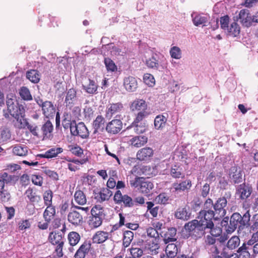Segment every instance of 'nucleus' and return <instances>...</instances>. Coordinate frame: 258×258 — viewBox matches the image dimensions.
<instances>
[{
    "label": "nucleus",
    "instance_id": "1",
    "mask_svg": "<svg viewBox=\"0 0 258 258\" xmlns=\"http://www.w3.org/2000/svg\"><path fill=\"white\" fill-rule=\"evenodd\" d=\"M251 215L250 210H248L241 216L239 213L235 212L232 214L230 218L229 224L227 228L228 233L234 232L237 228L238 231L244 227L250 226Z\"/></svg>",
    "mask_w": 258,
    "mask_h": 258
},
{
    "label": "nucleus",
    "instance_id": "2",
    "mask_svg": "<svg viewBox=\"0 0 258 258\" xmlns=\"http://www.w3.org/2000/svg\"><path fill=\"white\" fill-rule=\"evenodd\" d=\"M104 210L100 205H95L91 210L87 224L91 229H95L101 226L105 219Z\"/></svg>",
    "mask_w": 258,
    "mask_h": 258
},
{
    "label": "nucleus",
    "instance_id": "3",
    "mask_svg": "<svg viewBox=\"0 0 258 258\" xmlns=\"http://www.w3.org/2000/svg\"><path fill=\"white\" fill-rule=\"evenodd\" d=\"M17 179L15 175H10L7 172L0 173V198L3 201H8L11 195L6 188L5 184H8Z\"/></svg>",
    "mask_w": 258,
    "mask_h": 258
},
{
    "label": "nucleus",
    "instance_id": "4",
    "mask_svg": "<svg viewBox=\"0 0 258 258\" xmlns=\"http://www.w3.org/2000/svg\"><path fill=\"white\" fill-rule=\"evenodd\" d=\"M215 216L214 211H207L206 210H201L199 214L198 220L200 224V228L203 229L204 231L207 228H211L214 226L213 219Z\"/></svg>",
    "mask_w": 258,
    "mask_h": 258
},
{
    "label": "nucleus",
    "instance_id": "5",
    "mask_svg": "<svg viewBox=\"0 0 258 258\" xmlns=\"http://www.w3.org/2000/svg\"><path fill=\"white\" fill-rule=\"evenodd\" d=\"M116 204L123 206L125 208H132L135 206V202L127 195H122L120 190H117L113 197Z\"/></svg>",
    "mask_w": 258,
    "mask_h": 258
},
{
    "label": "nucleus",
    "instance_id": "6",
    "mask_svg": "<svg viewBox=\"0 0 258 258\" xmlns=\"http://www.w3.org/2000/svg\"><path fill=\"white\" fill-rule=\"evenodd\" d=\"M24 196L33 206H40L41 196L39 190L34 187H29L25 191Z\"/></svg>",
    "mask_w": 258,
    "mask_h": 258
},
{
    "label": "nucleus",
    "instance_id": "7",
    "mask_svg": "<svg viewBox=\"0 0 258 258\" xmlns=\"http://www.w3.org/2000/svg\"><path fill=\"white\" fill-rule=\"evenodd\" d=\"M252 191L251 185L243 183L236 187L235 195L239 200L245 202L250 197Z\"/></svg>",
    "mask_w": 258,
    "mask_h": 258
},
{
    "label": "nucleus",
    "instance_id": "8",
    "mask_svg": "<svg viewBox=\"0 0 258 258\" xmlns=\"http://www.w3.org/2000/svg\"><path fill=\"white\" fill-rule=\"evenodd\" d=\"M9 113L15 118L20 124L26 123V119L24 118L25 109L22 105L16 102V104L11 106L8 109Z\"/></svg>",
    "mask_w": 258,
    "mask_h": 258
},
{
    "label": "nucleus",
    "instance_id": "9",
    "mask_svg": "<svg viewBox=\"0 0 258 258\" xmlns=\"http://www.w3.org/2000/svg\"><path fill=\"white\" fill-rule=\"evenodd\" d=\"M200 223L197 220H193L186 223L184 229L189 234L195 235L196 237H201L205 234L206 232L200 228Z\"/></svg>",
    "mask_w": 258,
    "mask_h": 258
},
{
    "label": "nucleus",
    "instance_id": "10",
    "mask_svg": "<svg viewBox=\"0 0 258 258\" xmlns=\"http://www.w3.org/2000/svg\"><path fill=\"white\" fill-rule=\"evenodd\" d=\"M71 133L72 135L80 136L83 139L87 138L89 135L88 130L83 122L76 124L74 121V125L71 126Z\"/></svg>",
    "mask_w": 258,
    "mask_h": 258
},
{
    "label": "nucleus",
    "instance_id": "11",
    "mask_svg": "<svg viewBox=\"0 0 258 258\" xmlns=\"http://www.w3.org/2000/svg\"><path fill=\"white\" fill-rule=\"evenodd\" d=\"M191 186L192 182L189 179L176 181L172 184L174 191L177 194L187 192L190 189Z\"/></svg>",
    "mask_w": 258,
    "mask_h": 258
},
{
    "label": "nucleus",
    "instance_id": "12",
    "mask_svg": "<svg viewBox=\"0 0 258 258\" xmlns=\"http://www.w3.org/2000/svg\"><path fill=\"white\" fill-rule=\"evenodd\" d=\"M153 155L154 150L153 149L146 147L138 150L136 154V158L140 161L147 162L151 160Z\"/></svg>",
    "mask_w": 258,
    "mask_h": 258
},
{
    "label": "nucleus",
    "instance_id": "13",
    "mask_svg": "<svg viewBox=\"0 0 258 258\" xmlns=\"http://www.w3.org/2000/svg\"><path fill=\"white\" fill-rule=\"evenodd\" d=\"M227 205V201L225 197L218 198L214 205V213L218 214L221 218L224 217L226 214L225 207Z\"/></svg>",
    "mask_w": 258,
    "mask_h": 258
},
{
    "label": "nucleus",
    "instance_id": "14",
    "mask_svg": "<svg viewBox=\"0 0 258 258\" xmlns=\"http://www.w3.org/2000/svg\"><path fill=\"white\" fill-rule=\"evenodd\" d=\"M125 108L122 103H110L106 108L105 116L110 118L114 114L123 112Z\"/></svg>",
    "mask_w": 258,
    "mask_h": 258
},
{
    "label": "nucleus",
    "instance_id": "15",
    "mask_svg": "<svg viewBox=\"0 0 258 258\" xmlns=\"http://www.w3.org/2000/svg\"><path fill=\"white\" fill-rule=\"evenodd\" d=\"M176 229L171 227L167 229H164V231L160 232V235L163 238V241L165 244L170 242H174L177 240Z\"/></svg>",
    "mask_w": 258,
    "mask_h": 258
},
{
    "label": "nucleus",
    "instance_id": "16",
    "mask_svg": "<svg viewBox=\"0 0 258 258\" xmlns=\"http://www.w3.org/2000/svg\"><path fill=\"white\" fill-rule=\"evenodd\" d=\"M91 245L92 242L90 240H85L76 251L74 254V257L85 258L90 250Z\"/></svg>",
    "mask_w": 258,
    "mask_h": 258
},
{
    "label": "nucleus",
    "instance_id": "17",
    "mask_svg": "<svg viewBox=\"0 0 258 258\" xmlns=\"http://www.w3.org/2000/svg\"><path fill=\"white\" fill-rule=\"evenodd\" d=\"M122 128V122L118 119H113L107 123L106 126V131L109 134H116Z\"/></svg>",
    "mask_w": 258,
    "mask_h": 258
},
{
    "label": "nucleus",
    "instance_id": "18",
    "mask_svg": "<svg viewBox=\"0 0 258 258\" xmlns=\"http://www.w3.org/2000/svg\"><path fill=\"white\" fill-rule=\"evenodd\" d=\"M251 16L248 10L242 9L239 13L237 19L243 26L249 27L251 26Z\"/></svg>",
    "mask_w": 258,
    "mask_h": 258
},
{
    "label": "nucleus",
    "instance_id": "19",
    "mask_svg": "<svg viewBox=\"0 0 258 258\" xmlns=\"http://www.w3.org/2000/svg\"><path fill=\"white\" fill-rule=\"evenodd\" d=\"M68 220L74 226H80L83 223V216L77 211L70 212L68 215Z\"/></svg>",
    "mask_w": 258,
    "mask_h": 258
},
{
    "label": "nucleus",
    "instance_id": "20",
    "mask_svg": "<svg viewBox=\"0 0 258 258\" xmlns=\"http://www.w3.org/2000/svg\"><path fill=\"white\" fill-rule=\"evenodd\" d=\"M147 108V105L146 101L143 99H136L130 105V109L133 112L145 111Z\"/></svg>",
    "mask_w": 258,
    "mask_h": 258
},
{
    "label": "nucleus",
    "instance_id": "21",
    "mask_svg": "<svg viewBox=\"0 0 258 258\" xmlns=\"http://www.w3.org/2000/svg\"><path fill=\"white\" fill-rule=\"evenodd\" d=\"M165 253L160 254V258H174L178 252L177 245L175 243L168 244L165 250Z\"/></svg>",
    "mask_w": 258,
    "mask_h": 258
},
{
    "label": "nucleus",
    "instance_id": "22",
    "mask_svg": "<svg viewBox=\"0 0 258 258\" xmlns=\"http://www.w3.org/2000/svg\"><path fill=\"white\" fill-rule=\"evenodd\" d=\"M109 233L102 230L97 231L93 235L92 242L94 243L101 244L109 238Z\"/></svg>",
    "mask_w": 258,
    "mask_h": 258
},
{
    "label": "nucleus",
    "instance_id": "23",
    "mask_svg": "<svg viewBox=\"0 0 258 258\" xmlns=\"http://www.w3.org/2000/svg\"><path fill=\"white\" fill-rule=\"evenodd\" d=\"M230 178L234 184L239 183L242 181V172L236 167H232L230 169Z\"/></svg>",
    "mask_w": 258,
    "mask_h": 258
},
{
    "label": "nucleus",
    "instance_id": "24",
    "mask_svg": "<svg viewBox=\"0 0 258 258\" xmlns=\"http://www.w3.org/2000/svg\"><path fill=\"white\" fill-rule=\"evenodd\" d=\"M43 114L46 117H52L55 113V107L51 101H44L42 106Z\"/></svg>",
    "mask_w": 258,
    "mask_h": 258
},
{
    "label": "nucleus",
    "instance_id": "25",
    "mask_svg": "<svg viewBox=\"0 0 258 258\" xmlns=\"http://www.w3.org/2000/svg\"><path fill=\"white\" fill-rule=\"evenodd\" d=\"M137 81L135 78L132 76H128L124 79L123 86L125 89L128 92H133L137 88Z\"/></svg>",
    "mask_w": 258,
    "mask_h": 258
},
{
    "label": "nucleus",
    "instance_id": "26",
    "mask_svg": "<svg viewBox=\"0 0 258 258\" xmlns=\"http://www.w3.org/2000/svg\"><path fill=\"white\" fill-rule=\"evenodd\" d=\"M130 142L132 146L140 148L147 143L148 138L145 136H138L132 138Z\"/></svg>",
    "mask_w": 258,
    "mask_h": 258
},
{
    "label": "nucleus",
    "instance_id": "27",
    "mask_svg": "<svg viewBox=\"0 0 258 258\" xmlns=\"http://www.w3.org/2000/svg\"><path fill=\"white\" fill-rule=\"evenodd\" d=\"M240 27L236 22H233L230 24L228 29L226 30L227 35L233 37L239 36L240 32Z\"/></svg>",
    "mask_w": 258,
    "mask_h": 258
},
{
    "label": "nucleus",
    "instance_id": "28",
    "mask_svg": "<svg viewBox=\"0 0 258 258\" xmlns=\"http://www.w3.org/2000/svg\"><path fill=\"white\" fill-rule=\"evenodd\" d=\"M48 240L53 245L64 243V238L62 237V235L58 232L53 231L50 232L48 237Z\"/></svg>",
    "mask_w": 258,
    "mask_h": 258
},
{
    "label": "nucleus",
    "instance_id": "29",
    "mask_svg": "<svg viewBox=\"0 0 258 258\" xmlns=\"http://www.w3.org/2000/svg\"><path fill=\"white\" fill-rule=\"evenodd\" d=\"M105 122L104 117L101 115H98L93 122L94 133H96L99 131H102L104 127Z\"/></svg>",
    "mask_w": 258,
    "mask_h": 258
},
{
    "label": "nucleus",
    "instance_id": "30",
    "mask_svg": "<svg viewBox=\"0 0 258 258\" xmlns=\"http://www.w3.org/2000/svg\"><path fill=\"white\" fill-rule=\"evenodd\" d=\"M192 18V22L196 26H199L201 25L203 26H206L209 21V18L207 16H202L201 14H196L194 16L191 15Z\"/></svg>",
    "mask_w": 258,
    "mask_h": 258
},
{
    "label": "nucleus",
    "instance_id": "31",
    "mask_svg": "<svg viewBox=\"0 0 258 258\" xmlns=\"http://www.w3.org/2000/svg\"><path fill=\"white\" fill-rule=\"evenodd\" d=\"M62 152L63 149L61 148H52L46 151L44 154H39L38 156L42 158H52L56 157L58 154Z\"/></svg>",
    "mask_w": 258,
    "mask_h": 258
},
{
    "label": "nucleus",
    "instance_id": "32",
    "mask_svg": "<svg viewBox=\"0 0 258 258\" xmlns=\"http://www.w3.org/2000/svg\"><path fill=\"white\" fill-rule=\"evenodd\" d=\"M150 171V167L145 165H135L131 170L132 174L137 175H147Z\"/></svg>",
    "mask_w": 258,
    "mask_h": 258
},
{
    "label": "nucleus",
    "instance_id": "33",
    "mask_svg": "<svg viewBox=\"0 0 258 258\" xmlns=\"http://www.w3.org/2000/svg\"><path fill=\"white\" fill-rule=\"evenodd\" d=\"M28 152V147L23 144H17L13 147V153L19 156H25Z\"/></svg>",
    "mask_w": 258,
    "mask_h": 258
},
{
    "label": "nucleus",
    "instance_id": "34",
    "mask_svg": "<svg viewBox=\"0 0 258 258\" xmlns=\"http://www.w3.org/2000/svg\"><path fill=\"white\" fill-rule=\"evenodd\" d=\"M53 130V126L52 123L49 120H47L41 127L43 139L49 138Z\"/></svg>",
    "mask_w": 258,
    "mask_h": 258
},
{
    "label": "nucleus",
    "instance_id": "35",
    "mask_svg": "<svg viewBox=\"0 0 258 258\" xmlns=\"http://www.w3.org/2000/svg\"><path fill=\"white\" fill-rule=\"evenodd\" d=\"M153 187V183L151 181L146 180L144 178V180L142 181L140 187L139 188V189L142 194L148 195L151 192Z\"/></svg>",
    "mask_w": 258,
    "mask_h": 258
},
{
    "label": "nucleus",
    "instance_id": "36",
    "mask_svg": "<svg viewBox=\"0 0 258 258\" xmlns=\"http://www.w3.org/2000/svg\"><path fill=\"white\" fill-rule=\"evenodd\" d=\"M26 78L33 83H37L40 79V75L39 72L36 70H30L27 72Z\"/></svg>",
    "mask_w": 258,
    "mask_h": 258
},
{
    "label": "nucleus",
    "instance_id": "37",
    "mask_svg": "<svg viewBox=\"0 0 258 258\" xmlns=\"http://www.w3.org/2000/svg\"><path fill=\"white\" fill-rule=\"evenodd\" d=\"M167 119L163 115H157L154 119V126L157 130H162L165 127Z\"/></svg>",
    "mask_w": 258,
    "mask_h": 258
},
{
    "label": "nucleus",
    "instance_id": "38",
    "mask_svg": "<svg viewBox=\"0 0 258 258\" xmlns=\"http://www.w3.org/2000/svg\"><path fill=\"white\" fill-rule=\"evenodd\" d=\"M77 100V91L75 88H71L67 92L65 102L67 105L73 104Z\"/></svg>",
    "mask_w": 258,
    "mask_h": 258
},
{
    "label": "nucleus",
    "instance_id": "39",
    "mask_svg": "<svg viewBox=\"0 0 258 258\" xmlns=\"http://www.w3.org/2000/svg\"><path fill=\"white\" fill-rule=\"evenodd\" d=\"M170 175L174 178H183L185 177V174L183 172L182 168L176 165L171 167Z\"/></svg>",
    "mask_w": 258,
    "mask_h": 258
},
{
    "label": "nucleus",
    "instance_id": "40",
    "mask_svg": "<svg viewBox=\"0 0 258 258\" xmlns=\"http://www.w3.org/2000/svg\"><path fill=\"white\" fill-rule=\"evenodd\" d=\"M147 245L148 248L150 250L152 254H156L158 253V249L160 248L158 239L154 238L149 240Z\"/></svg>",
    "mask_w": 258,
    "mask_h": 258
},
{
    "label": "nucleus",
    "instance_id": "41",
    "mask_svg": "<svg viewBox=\"0 0 258 258\" xmlns=\"http://www.w3.org/2000/svg\"><path fill=\"white\" fill-rule=\"evenodd\" d=\"M132 128L134 129L135 133L137 134H143L145 133L147 129V127L145 124L142 122L136 123L135 124H134V123H132L129 126L127 127L126 130H128Z\"/></svg>",
    "mask_w": 258,
    "mask_h": 258
},
{
    "label": "nucleus",
    "instance_id": "42",
    "mask_svg": "<svg viewBox=\"0 0 258 258\" xmlns=\"http://www.w3.org/2000/svg\"><path fill=\"white\" fill-rule=\"evenodd\" d=\"M75 201L79 205H84L87 203V199L85 194L81 190L76 191L74 195Z\"/></svg>",
    "mask_w": 258,
    "mask_h": 258
},
{
    "label": "nucleus",
    "instance_id": "43",
    "mask_svg": "<svg viewBox=\"0 0 258 258\" xmlns=\"http://www.w3.org/2000/svg\"><path fill=\"white\" fill-rule=\"evenodd\" d=\"M19 94L22 99L25 101H31L33 99L30 91L27 87H21L19 89Z\"/></svg>",
    "mask_w": 258,
    "mask_h": 258
},
{
    "label": "nucleus",
    "instance_id": "44",
    "mask_svg": "<svg viewBox=\"0 0 258 258\" xmlns=\"http://www.w3.org/2000/svg\"><path fill=\"white\" fill-rule=\"evenodd\" d=\"M55 214V209L52 205L47 206L43 213L45 221L50 222Z\"/></svg>",
    "mask_w": 258,
    "mask_h": 258
},
{
    "label": "nucleus",
    "instance_id": "45",
    "mask_svg": "<svg viewBox=\"0 0 258 258\" xmlns=\"http://www.w3.org/2000/svg\"><path fill=\"white\" fill-rule=\"evenodd\" d=\"M89 84L87 86L83 85V88L86 92L90 94L97 93L98 86L93 80L89 79Z\"/></svg>",
    "mask_w": 258,
    "mask_h": 258
},
{
    "label": "nucleus",
    "instance_id": "46",
    "mask_svg": "<svg viewBox=\"0 0 258 258\" xmlns=\"http://www.w3.org/2000/svg\"><path fill=\"white\" fill-rule=\"evenodd\" d=\"M175 217L179 219L187 220L190 218V214L186 208H178L175 213Z\"/></svg>",
    "mask_w": 258,
    "mask_h": 258
},
{
    "label": "nucleus",
    "instance_id": "47",
    "mask_svg": "<svg viewBox=\"0 0 258 258\" xmlns=\"http://www.w3.org/2000/svg\"><path fill=\"white\" fill-rule=\"evenodd\" d=\"M68 239L69 243L71 246H75L80 241L81 236L78 232L72 231L69 233Z\"/></svg>",
    "mask_w": 258,
    "mask_h": 258
},
{
    "label": "nucleus",
    "instance_id": "48",
    "mask_svg": "<svg viewBox=\"0 0 258 258\" xmlns=\"http://www.w3.org/2000/svg\"><path fill=\"white\" fill-rule=\"evenodd\" d=\"M134 233L132 231L126 230L124 232L122 245L124 247L129 246L134 238Z\"/></svg>",
    "mask_w": 258,
    "mask_h": 258
},
{
    "label": "nucleus",
    "instance_id": "49",
    "mask_svg": "<svg viewBox=\"0 0 258 258\" xmlns=\"http://www.w3.org/2000/svg\"><path fill=\"white\" fill-rule=\"evenodd\" d=\"M248 249V247L246 246V243H243L237 250V252L239 253L238 258H250L251 255Z\"/></svg>",
    "mask_w": 258,
    "mask_h": 258
},
{
    "label": "nucleus",
    "instance_id": "50",
    "mask_svg": "<svg viewBox=\"0 0 258 258\" xmlns=\"http://www.w3.org/2000/svg\"><path fill=\"white\" fill-rule=\"evenodd\" d=\"M129 249L131 256L133 258H139L143 254V249L136 244H133Z\"/></svg>",
    "mask_w": 258,
    "mask_h": 258
},
{
    "label": "nucleus",
    "instance_id": "51",
    "mask_svg": "<svg viewBox=\"0 0 258 258\" xmlns=\"http://www.w3.org/2000/svg\"><path fill=\"white\" fill-rule=\"evenodd\" d=\"M104 63L108 72H114L117 71V66L110 58L105 57Z\"/></svg>",
    "mask_w": 258,
    "mask_h": 258
},
{
    "label": "nucleus",
    "instance_id": "52",
    "mask_svg": "<svg viewBox=\"0 0 258 258\" xmlns=\"http://www.w3.org/2000/svg\"><path fill=\"white\" fill-rule=\"evenodd\" d=\"M53 192L51 190L45 191L43 194V199L46 206H51L52 203Z\"/></svg>",
    "mask_w": 258,
    "mask_h": 258
},
{
    "label": "nucleus",
    "instance_id": "53",
    "mask_svg": "<svg viewBox=\"0 0 258 258\" xmlns=\"http://www.w3.org/2000/svg\"><path fill=\"white\" fill-rule=\"evenodd\" d=\"M240 241L238 236H233L228 241L227 246L230 249H234L239 245Z\"/></svg>",
    "mask_w": 258,
    "mask_h": 258
},
{
    "label": "nucleus",
    "instance_id": "54",
    "mask_svg": "<svg viewBox=\"0 0 258 258\" xmlns=\"http://www.w3.org/2000/svg\"><path fill=\"white\" fill-rule=\"evenodd\" d=\"M112 191L107 188H104L99 193V199L101 201L108 200L112 196Z\"/></svg>",
    "mask_w": 258,
    "mask_h": 258
},
{
    "label": "nucleus",
    "instance_id": "55",
    "mask_svg": "<svg viewBox=\"0 0 258 258\" xmlns=\"http://www.w3.org/2000/svg\"><path fill=\"white\" fill-rule=\"evenodd\" d=\"M25 126H27V128L34 136L38 137L40 136L38 133L39 130L36 125L30 124L26 120V123H24V121H23V124H20V128H24Z\"/></svg>",
    "mask_w": 258,
    "mask_h": 258
},
{
    "label": "nucleus",
    "instance_id": "56",
    "mask_svg": "<svg viewBox=\"0 0 258 258\" xmlns=\"http://www.w3.org/2000/svg\"><path fill=\"white\" fill-rule=\"evenodd\" d=\"M169 197L165 193H161L158 195L154 199V201L158 204H166L168 203Z\"/></svg>",
    "mask_w": 258,
    "mask_h": 258
},
{
    "label": "nucleus",
    "instance_id": "57",
    "mask_svg": "<svg viewBox=\"0 0 258 258\" xmlns=\"http://www.w3.org/2000/svg\"><path fill=\"white\" fill-rule=\"evenodd\" d=\"M171 57L175 59H180L181 57V51L179 47L173 46L170 50Z\"/></svg>",
    "mask_w": 258,
    "mask_h": 258
},
{
    "label": "nucleus",
    "instance_id": "58",
    "mask_svg": "<svg viewBox=\"0 0 258 258\" xmlns=\"http://www.w3.org/2000/svg\"><path fill=\"white\" fill-rule=\"evenodd\" d=\"M43 172L47 176H48L50 178L53 180H58V175L56 172L51 170L47 167L44 168L43 170Z\"/></svg>",
    "mask_w": 258,
    "mask_h": 258
},
{
    "label": "nucleus",
    "instance_id": "59",
    "mask_svg": "<svg viewBox=\"0 0 258 258\" xmlns=\"http://www.w3.org/2000/svg\"><path fill=\"white\" fill-rule=\"evenodd\" d=\"M144 180V177L137 176L130 180V184L132 187L139 188Z\"/></svg>",
    "mask_w": 258,
    "mask_h": 258
},
{
    "label": "nucleus",
    "instance_id": "60",
    "mask_svg": "<svg viewBox=\"0 0 258 258\" xmlns=\"http://www.w3.org/2000/svg\"><path fill=\"white\" fill-rule=\"evenodd\" d=\"M249 227L252 231H258V213H256L252 216L251 224H250Z\"/></svg>",
    "mask_w": 258,
    "mask_h": 258
},
{
    "label": "nucleus",
    "instance_id": "61",
    "mask_svg": "<svg viewBox=\"0 0 258 258\" xmlns=\"http://www.w3.org/2000/svg\"><path fill=\"white\" fill-rule=\"evenodd\" d=\"M230 18L228 15L224 16L220 18L221 28L224 31H226L229 27Z\"/></svg>",
    "mask_w": 258,
    "mask_h": 258
},
{
    "label": "nucleus",
    "instance_id": "62",
    "mask_svg": "<svg viewBox=\"0 0 258 258\" xmlns=\"http://www.w3.org/2000/svg\"><path fill=\"white\" fill-rule=\"evenodd\" d=\"M144 82L149 86H153L155 84V79L153 76L150 74H146L143 77Z\"/></svg>",
    "mask_w": 258,
    "mask_h": 258
},
{
    "label": "nucleus",
    "instance_id": "63",
    "mask_svg": "<svg viewBox=\"0 0 258 258\" xmlns=\"http://www.w3.org/2000/svg\"><path fill=\"white\" fill-rule=\"evenodd\" d=\"M31 180L32 183L36 185L41 186L43 184V177L37 174H32L31 175Z\"/></svg>",
    "mask_w": 258,
    "mask_h": 258
},
{
    "label": "nucleus",
    "instance_id": "64",
    "mask_svg": "<svg viewBox=\"0 0 258 258\" xmlns=\"http://www.w3.org/2000/svg\"><path fill=\"white\" fill-rule=\"evenodd\" d=\"M146 65L151 68H156L157 69L159 66L158 60L156 59V58L152 56L151 58H149L146 60Z\"/></svg>",
    "mask_w": 258,
    "mask_h": 258
}]
</instances>
